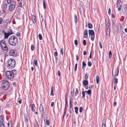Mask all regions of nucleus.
Segmentation results:
<instances>
[{
  "label": "nucleus",
  "instance_id": "f257e3e1",
  "mask_svg": "<svg viewBox=\"0 0 127 127\" xmlns=\"http://www.w3.org/2000/svg\"><path fill=\"white\" fill-rule=\"evenodd\" d=\"M8 42L9 44L15 46L17 44L18 39L16 36L12 35L9 38Z\"/></svg>",
  "mask_w": 127,
  "mask_h": 127
},
{
  "label": "nucleus",
  "instance_id": "f03ea898",
  "mask_svg": "<svg viewBox=\"0 0 127 127\" xmlns=\"http://www.w3.org/2000/svg\"><path fill=\"white\" fill-rule=\"evenodd\" d=\"M15 61L13 59H10L7 61V66L10 69L13 68L15 67Z\"/></svg>",
  "mask_w": 127,
  "mask_h": 127
},
{
  "label": "nucleus",
  "instance_id": "7ed1b4c3",
  "mask_svg": "<svg viewBox=\"0 0 127 127\" xmlns=\"http://www.w3.org/2000/svg\"><path fill=\"white\" fill-rule=\"evenodd\" d=\"M2 89L4 90H7L9 87L10 85L8 82L3 81L1 85Z\"/></svg>",
  "mask_w": 127,
  "mask_h": 127
},
{
  "label": "nucleus",
  "instance_id": "20e7f679",
  "mask_svg": "<svg viewBox=\"0 0 127 127\" xmlns=\"http://www.w3.org/2000/svg\"><path fill=\"white\" fill-rule=\"evenodd\" d=\"M0 45L1 49L3 51H6L8 50V48L6 46L5 42L4 40L0 41Z\"/></svg>",
  "mask_w": 127,
  "mask_h": 127
},
{
  "label": "nucleus",
  "instance_id": "39448f33",
  "mask_svg": "<svg viewBox=\"0 0 127 127\" xmlns=\"http://www.w3.org/2000/svg\"><path fill=\"white\" fill-rule=\"evenodd\" d=\"M110 26V23L109 22H107L106 24V35L107 36V38L109 37V36L110 34V30L109 27Z\"/></svg>",
  "mask_w": 127,
  "mask_h": 127
},
{
  "label": "nucleus",
  "instance_id": "423d86ee",
  "mask_svg": "<svg viewBox=\"0 0 127 127\" xmlns=\"http://www.w3.org/2000/svg\"><path fill=\"white\" fill-rule=\"evenodd\" d=\"M16 5V2L14 1H11L10 5L8 7V10L9 11H12L15 9Z\"/></svg>",
  "mask_w": 127,
  "mask_h": 127
},
{
  "label": "nucleus",
  "instance_id": "0eeeda50",
  "mask_svg": "<svg viewBox=\"0 0 127 127\" xmlns=\"http://www.w3.org/2000/svg\"><path fill=\"white\" fill-rule=\"evenodd\" d=\"M6 78L8 79H11L13 78L14 75L13 72H6Z\"/></svg>",
  "mask_w": 127,
  "mask_h": 127
},
{
  "label": "nucleus",
  "instance_id": "6e6552de",
  "mask_svg": "<svg viewBox=\"0 0 127 127\" xmlns=\"http://www.w3.org/2000/svg\"><path fill=\"white\" fill-rule=\"evenodd\" d=\"M44 107V106L42 105V104L40 105L39 107V110L41 115L42 116H43L45 114V110Z\"/></svg>",
  "mask_w": 127,
  "mask_h": 127
},
{
  "label": "nucleus",
  "instance_id": "1a4fd4ad",
  "mask_svg": "<svg viewBox=\"0 0 127 127\" xmlns=\"http://www.w3.org/2000/svg\"><path fill=\"white\" fill-rule=\"evenodd\" d=\"M9 54L10 56H14L15 54V51L14 50L11 49L10 50L9 52Z\"/></svg>",
  "mask_w": 127,
  "mask_h": 127
},
{
  "label": "nucleus",
  "instance_id": "9d476101",
  "mask_svg": "<svg viewBox=\"0 0 127 127\" xmlns=\"http://www.w3.org/2000/svg\"><path fill=\"white\" fill-rule=\"evenodd\" d=\"M127 9V5L126 4H124L123 7V12L124 13H126Z\"/></svg>",
  "mask_w": 127,
  "mask_h": 127
},
{
  "label": "nucleus",
  "instance_id": "9b49d317",
  "mask_svg": "<svg viewBox=\"0 0 127 127\" xmlns=\"http://www.w3.org/2000/svg\"><path fill=\"white\" fill-rule=\"evenodd\" d=\"M25 121L26 123H28V118H29L27 113H25L24 114Z\"/></svg>",
  "mask_w": 127,
  "mask_h": 127
},
{
  "label": "nucleus",
  "instance_id": "f8f14e48",
  "mask_svg": "<svg viewBox=\"0 0 127 127\" xmlns=\"http://www.w3.org/2000/svg\"><path fill=\"white\" fill-rule=\"evenodd\" d=\"M41 25L42 28H46V23L45 20H43L41 22Z\"/></svg>",
  "mask_w": 127,
  "mask_h": 127
},
{
  "label": "nucleus",
  "instance_id": "ddd939ff",
  "mask_svg": "<svg viewBox=\"0 0 127 127\" xmlns=\"http://www.w3.org/2000/svg\"><path fill=\"white\" fill-rule=\"evenodd\" d=\"M31 17L33 23H35L36 22L35 17L34 15H31Z\"/></svg>",
  "mask_w": 127,
  "mask_h": 127
},
{
  "label": "nucleus",
  "instance_id": "4468645a",
  "mask_svg": "<svg viewBox=\"0 0 127 127\" xmlns=\"http://www.w3.org/2000/svg\"><path fill=\"white\" fill-rule=\"evenodd\" d=\"M11 34H10V33H6L5 32H4V38H7L9 37V36Z\"/></svg>",
  "mask_w": 127,
  "mask_h": 127
},
{
  "label": "nucleus",
  "instance_id": "2eb2a0df",
  "mask_svg": "<svg viewBox=\"0 0 127 127\" xmlns=\"http://www.w3.org/2000/svg\"><path fill=\"white\" fill-rule=\"evenodd\" d=\"M89 35H93L94 34V32L92 30H89Z\"/></svg>",
  "mask_w": 127,
  "mask_h": 127
},
{
  "label": "nucleus",
  "instance_id": "dca6fc26",
  "mask_svg": "<svg viewBox=\"0 0 127 127\" xmlns=\"http://www.w3.org/2000/svg\"><path fill=\"white\" fill-rule=\"evenodd\" d=\"M84 35H86L84 36V37L86 38L88 37V30L87 29H86L85 30V32H84Z\"/></svg>",
  "mask_w": 127,
  "mask_h": 127
},
{
  "label": "nucleus",
  "instance_id": "f3484780",
  "mask_svg": "<svg viewBox=\"0 0 127 127\" xmlns=\"http://www.w3.org/2000/svg\"><path fill=\"white\" fill-rule=\"evenodd\" d=\"M34 127H38L39 125L37 122L36 121V119L34 122Z\"/></svg>",
  "mask_w": 127,
  "mask_h": 127
},
{
  "label": "nucleus",
  "instance_id": "a211bd4d",
  "mask_svg": "<svg viewBox=\"0 0 127 127\" xmlns=\"http://www.w3.org/2000/svg\"><path fill=\"white\" fill-rule=\"evenodd\" d=\"M0 127H5V126L2 120V121H0Z\"/></svg>",
  "mask_w": 127,
  "mask_h": 127
},
{
  "label": "nucleus",
  "instance_id": "6ab92c4d",
  "mask_svg": "<svg viewBox=\"0 0 127 127\" xmlns=\"http://www.w3.org/2000/svg\"><path fill=\"white\" fill-rule=\"evenodd\" d=\"M51 91L50 95L52 96H53L54 95V94L53 93V86L51 87Z\"/></svg>",
  "mask_w": 127,
  "mask_h": 127
},
{
  "label": "nucleus",
  "instance_id": "aec40b11",
  "mask_svg": "<svg viewBox=\"0 0 127 127\" xmlns=\"http://www.w3.org/2000/svg\"><path fill=\"white\" fill-rule=\"evenodd\" d=\"M74 90L73 88H71V96H73L74 95Z\"/></svg>",
  "mask_w": 127,
  "mask_h": 127
},
{
  "label": "nucleus",
  "instance_id": "412c9836",
  "mask_svg": "<svg viewBox=\"0 0 127 127\" xmlns=\"http://www.w3.org/2000/svg\"><path fill=\"white\" fill-rule=\"evenodd\" d=\"M44 122H45L46 123V124L48 126L49 125V120L46 119H44Z\"/></svg>",
  "mask_w": 127,
  "mask_h": 127
},
{
  "label": "nucleus",
  "instance_id": "4be33fe9",
  "mask_svg": "<svg viewBox=\"0 0 127 127\" xmlns=\"http://www.w3.org/2000/svg\"><path fill=\"white\" fill-rule=\"evenodd\" d=\"M2 8L4 10L6 9L7 8V4H4L2 6Z\"/></svg>",
  "mask_w": 127,
  "mask_h": 127
},
{
  "label": "nucleus",
  "instance_id": "5701e85b",
  "mask_svg": "<svg viewBox=\"0 0 127 127\" xmlns=\"http://www.w3.org/2000/svg\"><path fill=\"white\" fill-rule=\"evenodd\" d=\"M88 84V82L87 80H85L83 82V84L85 86H87Z\"/></svg>",
  "mask_w": 127,
  "mask_h": 127
},
{
  "label": "nucleus",
  "instance_id": "b1692460",
  "mask_svg": "<svg viewBox=\"0 0 127 127\" xmlns=\"http://www.w3.org/2000/svg\"><path fill=\"white\" fill-rule=\"evenodd\" d=\"M35 105L34 104H33L31 105V108L32 109V111L33 112H34L35 111V110L34 109V107Z\"/></svg>",
  "mask_w": 127,
  "mask_h": 127
},
{
  "label": "nucleus",
  "instance_id": "393cba45",
  "mask_svg": "<svg viewBox=\"0 0 127 127\" xmlns=\"http://www.w3.org/2000/svg\"><path fill=\"white\" fill-rule=\"evenodd\" d=\"M80 11L81 13L84 12V9L82 6L80 7Z\"/></svg>",
  "mask_w": 127,
  "mask_h": 127
},
{
  "label": "nucleus",
  "instance_id": "a878e982",
  "mask_svg": "<svg viewBox=\"0 0 127 127\" xmlns=\"http://www.w3.org/2000/svg\"><path fill=\"white\" fill-rule=\"evenodd\" d=\"M43 5L44 8L45 9L46 8V6L45 0H43Z\"/></svg>",
  "mask_w": 127,
  "mask_h": 127
},
{
  "label": "nucleus",
  "instance_id": "bb28decb",
  "mask_svg": "<svg viewBox=\"0 0 127 127\" xmlns=\"http://www.w3.org/2000/svg\"><path fill=\"white\" fill-rule=\"evenodd\" d=\"M121 2V0H118L117 2L116 3V5H117V6L116 7H118V6L120 4V3Z\"/></svg>",
  "mask_w": 127,
  "mask_h": 127
},
{
  "label": "nucleus",
  "instance_id": "cd10ccee",
  "mask_svg": "<svg viewBox=\"0 0 127 127\" xmlns=\"http://www.w3.org/2000/svg\"><path fill=\"white\" fill-rule=\"evenodd\" d=\"M88 27L90 29H92L93 27L92 25L90 23H89L88 24Z\"/></svg>",
  "mask_w": 127,
  "mask_h": 127
},
{
  "label": "nucleus",
  "instance_id": "c85d7f7f",
  "mask_svg": "<svg viewBox=\"0 0 127 127\" xmlns=\"http://www.w3.org/2000/svg\"><path fill=\"white\" fill-rule=\"evenodd\" d=\"M73 111L72 106H69V111L70 113L72 112Z\"/></svg>",
  "mask_w": 127,
  "mask_h": 127
},
{
  "label": "nucleus",
  "instance_id": "c756f323",
  "mask_svg": "<svg viewBox=\"0 0 127 127\" xmlns=\"http://www.w3.org/2000/svg\"><path fill=\"white\" fill-rule=\"evenodd\" d=\"M85 92H86V91L84 92V91H82V97L84 98L85 97Z\"/></svg>",
  "mask_w": 127,
  "mask_h": 127
},
{
  "label": "nucleus",
  "instance_id": "7c9ffc66",
  "mask_svg": "<svg viewBox=\"0 0 127 127\" xmlns=\"http://www.w3.org/2000/svg\"><path fill=\"white\" fill-rule=\"evenodd\" d=\"M99 77L97 76L96 77V83L97 84H98L99 82Z\"/></svg>",
  "mask_w": 127,
  "mask_h": 127
},
{
  "label": "nucleus",
  "instance_id": "2f4dec72",
  "mask_svg": "<svg viewBox=\"0 0 127 127\" xmlns=\"http://www.w3.org/2000/svg\"><path fill=\"white\" fill-rule=\"evenodd\" d=\"M74 109L75 110V112L76 114H77L78 113V107H75Z\"/></svg>",
  "mask_w": 127,
  "mask_h": 127
},
{
  "label": "nucleus",
  "instance_id": "473e14b6",
  "mask_svg": "<svg viewBox=\"0 0 127 127\" xmlns=\"http://www.w3.org/2000/svg\"><path fill=\"white\" fill-rule=\"evenodd\" d=\"M112 53L111 51H110L109 52V57L110 59L112 57Z\"/></svg>",
  "mask_w": 127,
  "mask_h": 127
},
{
  "label": "nucleus",
  "instance_id": "72a5a7b5",
  "mask_svg": "<svg viewBox=\"0 0 127 127\" xmlns=\"http://www.w3.org/2000/svg\"><path fill=\"white\" fill-rule=\"evenodd\" d=\"M4 118V116L3 115H1L0 116V118H1V120L0 121H2V120L3 122V118Z\"/></svg>",
  "mask_w": 127,
  "mask_h": 127
},
{
  "label": "nucleus",
  "instance_id": "f704fd0d",
  "mask_svg": "<svg viewBox=\"0 0 127 127\" xmlns=\"http://www.w3.org/2000/svg\"><path fill=\"white\" fill-rule=\"evenodd\" d=\"M77 18L76 16H74V21L75 23H77Z\"/></svg>",
  "mask_w": 127,
  "mask_h": 127
},
{
  "label": "nucleus",
  "instance_id": "c9c22d12",
  "mask_svg": "<svg viewBox=\"0 0 127 127\" xmlns=\"http://www.w3.org/2000/svg\"><path fill=\"white\" fill-rule=\"evenodd\" d=\"M91 90H88L87 91V94H88L89 95H90L91 94Z\"/></svg>",
  "mask_w": 127,
  "mask_h": 127
},
{
  "label": "nucleus",
  "instance_id": "e433bc0d",
  "mask_svg": "<svg viewBox=\"0 0 127 127\" xmlns=\"http://www.w3.org/2000/svg\"><path fill=\"white\" fill-rule=\"evenodd\" d=\"M38 37L39 38V39L40 40H41L42 39V37L41 35L40 34H39L38 35Z\"/></svg>",
  "mask_w": 127,
  "mask_h": 127
},
{
  "label": "nucleus",
  "instance_id": "4c0bfd02",
  "mask_svg": "<svg viewBox=\"0 0 127 127\" xmlns=\"http://www.w3.org/2000/svg\"><path fill=\"white\" fill-rule=\"evenodd\" d=\"M92 64L89 61L88 63V65L89 66H91L92 65Z\"/></svg>",
  "mask_w": 127,
  "mask_h": 127
},
{
  "label": "nucleus",
  "instance_id": "58836bf2",
  "mask_svg": "<svg viewBox=\"0 0 127 127\" xmlns=\"http://www.w3.org/2000/svg\"><path fill=\"white\" fill-rule=\"evenodd\" d=\"M86 64L84 62V61H83L82 62V68H83L84 67V66H86Z\"/></svg>",
  "mask_w": 127,
  "mask_h": 127
},
{
  "label": "nucleus",
  "instance_id": "ea45409f",
  "mask_svg": "<svg viewBox=\"0 0 127 127\" xmlns=\"http://www.w3.org/2000/svg\"><path fill=\"white\" fill-rule=\"evenodd\" d=\"M60 52L62 55L63 56V48L61 49L60 50Z\"/></svg>",
  "mask_w": 127,
  "mask_h": 127
},
{
  "label": "nucleus",
  "instance_id": "a19ab883",
  "mask_svg": "<svg viewBox=\"0 0 127 127\" xmlns=\"http://www.w3.org/2000/svg\"><path fill=\"white\" fill-rule=\"evenodd\" d=\"M114 83L117 84L118 83V79L117 78H114Z\"/></svg>",
  "mask_w": 127,
  "mask_h": 127
},
{
  "label": "nucleus",
  "instance_id": "79ce46f5",
  "mask_svg": "<svg viewBox=\"0 0 127 127\" xmlns=\"http://www.w3.org/2000/svg\"><path fill=\"white\" fill-rule=\"evenodd\" d=\"M54 55L55 57H56V56H57L58 53L57 51L55 52L54 53ZM56 60H57V58L56 57Z\"/></svg>",
  "mask_w": 127,
  "mask_h": 127
},
{
  "label": "nucleus",
  "instance_id": "37998d69",
  "mask_svg": "<svg viewBox=\"0 0 127 127\" xmlns=\"http://www.w3.org/2000/svg\"><path fill=\"white\" fill-rule=\"evenodd\" d=\"M16 35L17 36L19 37L20 36V32H17L16 33Z\"/></svg>",
  "mask_w": 127,
  "mask_h": 127
},
{
  "label": "nucleus",
  "instance_id": "c03bdc74",
  "mask_svg": "<svg viewBox=\"0 0 127 127\" xmlns=\"http://www.w3.org/2000/svg\"><path fill=\"white\" fill-rule=\"evenodd\" d=\"M92 36L91 37V40L92 41H93L95 38V36L94 35H91Z\"/></svg>",
  "mask_w": 127,
  "mask_h": 127
},
{
  "label": "nucleus",
  "instance_id": "a18cd8bd",
  "mask_svg": "<svg viewBox=\"0 0 127 127\" xmlns=\"http://www.w3.org/2000/svg\"><path fill=\"white\" fill-rule=\"evenodd\" d=\"M34 63L35 65L37 66V61L36 60L34 59Z\"/></svg>",
  "mask_w": 127,
  "mask_h": 127
},
{
  "label": "nucleus",
  "instance_id": "49530a36",
  "mask_svg": "<svg viewBox=\"0 0 127 127\" xmlns=\"http://www.w3.org/2000/svg\"><path fill=\"white\" fill-rule=\"evenodd\" d=\"M31 50L32 51H33V50L34 49V46L33 45H31Z\"/></svg>",
  "mask_w": 127,
  "mask_h": 127
},
{
  "label": "nucleus",
  "instance_id": "de8ad7c7",
  "mask_svg": "<svg viewBox=\"0 0 127 127\" xmlns=\"http://www.w3.org/2000/svg\"><path fill=\"white\" fill-rule=\"evenodd\" d=\"M78 91L77 89H76V92L75 93V96L77 95L78 93Z\"/></svg>",
  "mask_w": 127,
  "mask_h": 127
},
{
  "label": "nucleus",
  "instance_id": "09e8293b",
  "mask_svg": "<svg viewBox=\"0 0 127 127\" xmlns=\"http://www.w3.org/2000/svg\"><path fill=\"white\" fill-rule=\"evenodd\" d=\"M83 110V108L82 107H81L79 108V112L81 113Z\"/></svg>",
  "mask_w": 127,
  "mask_h": 127
},
{
  "label": "nucleus",
  "instance_id": "8fccbe9b",
  "mask_svg": "<svg viewBox=\"0 0 127 127\" xmlns=\"http://www.w3.org/2000/svg\"><path fill=\"white\" fill-rule=\"evenodd\" d=\"M74 44L76 45H78V42L77 40H75L74 41Z\"/></svg>",
  "mask_w": 127,
  "mask_h": 127
},
{
  "label": "nucleus",
  "instance_id": "3c124183",
  "mask_svg": "<svg viewBox=\"0 0 127 127\" xmlns=\"http://www.w3.org/2000/svg\"><path fill=\"white\" fill-rule=\"evenodd\" d=\"M83 43L84 45L85 46L86 45V42L85 40H84L83 41Z\"/></svg>",
  "mask_w": 127,
  "mask_h": 127
},
{
  "label": "nucleus",
  "instance_id": "603ef678",
  "mask_svg": "<svg viewBox=\"0 0 127 127\" xmlns=\"http://www.w3.org/2000/svg\"><path fill=\"white\" fill-rule=\"evenodd\" d=\"M3 21V19L2 18L0 17V24H1L2 23Z\"/></svg>",
  "mask_w": 127,
  "mask_h": 127
},
{
  "label": "nucleus",
  "instance_id": "864d4df0",
  "mask_svg": "<svg viewBox=\"0 0 127 127\" xmlns=\"http://www.w3.org/2000/svg\"><path fill=\"white\" fill-rule=\"evenodd\" d=\"M84 77H85V79H86V80L88 78V75L87 74H85Z\"/></svg>",
  "mask_w": 127,
  "mask_h": 127
},
{
  "label": "nucleus",
  "instance_id": "5fc2aeb1",
  "mask_svg": "<svg viewBox=\"0 0 127 127\" xmlns=\"http://www.w3.org/2000/svg\"><path fill=\"white\" fill-rule=\"evenodd\" d=\"M77 64H76L75 65V68L74 69V71H75L76 70L77 68Z\"/></svg>",
  "mask_w": 127,
  "mask_h": 127
},
{
  "label": "nucleus",
  "instance_id": "6e6d98bb",
  "mask_svg": "<svg viewBox=\"0 0 127 127\" xmlns=\"http://www.w3.org/2000/svg\"><path fill=\"white\" fill-rule=\"evenodd\" d=\"M66 111L64 110V114L63 115V118L64 119V116L65 115V114H66Z\"/></svg>",
  "mask_w": 127,
  "mask_h": 127
},
{
  "label": "nucleus",
  "instance_id": "4d7b16f0",
  "mask_svg": "<svg viewBox=\"0 0 127 127\" xmlns=\"http://www.w3.org/2000/svg\"><path fill=\"white\" fill-rule=\"evenodd\" d=\"M11 0H7V2L8 4H9L11 2Z\"/></svg>",
  "mask_w": 127,
  "mask_h": 127
},
{
  "label": "nucleus",
  "instance_id": "13d9d810",
  "mask_svg": "<svg viewBox=\"0 0 127 127\" xmlns=\"http://www.w3.org/2000/svg\"><path fill=\"white\" fill-rule=\"evenodd\" d=\"M69 106H72V105L71 103V101L70 100H70H69Z\"/></svg>",
  "mask_w": 127,
  "mask_h": 127
},
{
  "label": "nucleus",
  "instance_id": "bf43d9fd",
  "mask_svg": "<svg viewBox=\"0 0 127 127\" xmlns=\"http://www.w3.org/2000/svg\"><path fill=\"white\" fill-rule=\"evenodd\" d=\"M99 44L100 45V48L101 49L102 48V46L101 42L100 41L99 42Z\"/></svg>",
  "mask_w": 127,
  "mask_h": 127
},
{
  "label": "nucleus",
  "instance_id": "052dcab7",
  "mask_svg": "<svg viewBox=\"0 0 127 127\" xmlns=\"http://www.w3.org/2000/svg\"><path fill=\"white\" fill-rule=\"evenodd\" d=\"M113 106H115L117 105V103L115 101L113 103Z\"/></svg>",
  "mask_w": 127,
  "mask_h": 127
},
{
  "label": "nucleus",
  "instance_id": "680f3d73",
  "mask_svg": "<svg viewBox=\"0 0 127 127\" xmlns=\"http://www.w3.org/2000/svg\"><path fill=\"white\" fill-rule=\"evenodd\" d=\"M111 13V10L110 8H109L108 9V13L110 15Z\"/></svg>",
  "mask_w": 127,
  "mask_h": 127
},
{
  "label": "nucleus",
  "instance_id": "e2e57ef3",
  "mask_svg": "<svg viewBox=\"0 0 127 127\" xmlns=\"http://www.w3.org/2000/svg\"><path fill=\"white\" fill-rule=\"evenodd\" d=\"M101 127H105V125L104 124H102V125Z\"/></svg>",
  "mask_w": 127,
  "mask_h": 127
},
{
  "label": "nucleus",
  "instance_id": "0e129e2a",
  "mask_svg": "<svg viewBox=\"0 0 127 127\" xmlns=\"http://www.w3.org/2000/svg\"><path fill=\"white\" fill-rule=\"evenodd\" d=\"M22 100L21 99H20L18 101L19 103L21 104V103Z\"/></svg>",
  "mask_w": 127,
  "mask_h": 127
},
{
  "label": "nucleus",
  "instance_id": "69168bd1",
  "mask_svg": "<svg viewBox=\"0 0 127 127\" xmlns=\"http://www.w3.org/2000/svg\"><path fill=\"white\" fill-rule=\"evenodd\" d=\"M54 102H52L51 103V106L52 107L54 106Z\"/></svg>",
  "mask_w": 127,
  "mask_h": 127
},
{
  "label": "nucleus",
  "instance_id": "338daca9",
  "mask_svg": "<svg viewBox=\"0 0 127 127\" xmlns=\"http://www.w3.org/2000/svg\"><path fill=\"white\" fill-rule=\"evenodd\" d=\"M13 85L15 87L16 86V83L15 82H14L13 84Z\"/></svg>",
  "mask_w": 127,
  "mask_h": 127
},
{
  "label": "nucleus",
  "instance_id": "774afa93",
  "mask_svg": "<svg viewBox=\"0 0 127 127\" xmlns=\"http://www.w3.org/2000/svg\"><path fill=\"white\" fill-rule=\"evenodd\" d=\"M87 54V53L85 51H84L83 52V54L84 55H85Z\"/></svg>",
  "mask_w": 127,
  "mask_h": 127
}]
</instances>
